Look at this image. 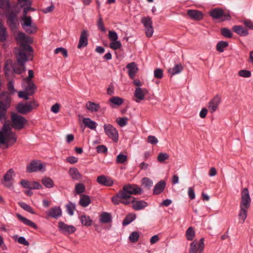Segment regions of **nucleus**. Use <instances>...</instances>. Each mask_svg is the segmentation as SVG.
<instances>
[{
  "mask_svg": "<svg viewBox=\"0 0 253 253\" xmlns=\"http://www.w3.org/2000/svg\"><path fill=\"white\" fill-rule=\"evenodd\" d=\"M20 206L25 211H27L28 212H30L32 214H35L36 213L34 211L33 209L30 205L27 204L24 202H20L19 203Z\"/></svg>",
  "mask_w": 253,
  "mask_h": 253,
  "instance_id": "44",
  "label": "nucleus"
},
{
  "mask_svg": "<svg viewBox=\"0 0 253 253\" xmlns=\"http://www.w3.org/2000/svg\"><path fill=\"white\" fill-rule=\"evenodd\" d=\"M110 46L112 49L117 50L122 46V43L119 41H112L110 44Z\"/></svg>",
  "mask_w": 253,
  "mask_h": 253,
  "instance_id": "55",
  "label": "nucleus"
},
{
  "mask_svg": "<svg viewBox=\"0 0 253 253\" xmlns=\"http://www.w3.org/2000/svg\"><path fill=\"white\" fill-rule=\"evenodd\" d=\"M204 248V238H202L199 241L194 240L190 243L189 253H203Z\"/></svg>",
  "mask_w": 253,
  "mask_h": 253,
  "instance_id": "11",
  "label": "nucleus"
},
{
  "mask_svg": "<svg viewBox=\"0 0 253 253\" xmlns=\"http://www.w3.org/2000/svg\"><path fill=\"white\" fill-rule=\"evenodd\" d=\"M91 203L90 197L86 195L82 194L79 202V204L83 207H86Z\"/></svg>",
  "mask_w": 253,
  "mask_h": 253,
  "instance_id": "33",
  "label": "nucleus"
},
{
  "mask_svg": "<svg viewBox=\"0 0 253 253\" xmlns=\"http://www.w3.org/2000/svg\"><path fill=\"white\" fill-rule=\"evenodd\" d=\"M8 37L7 28L4 26L2 22L0 21V41L4 42Z\"/></svg>",
  "mask_w": 253,
  "mask_h": 253,
  "instance_id": "29",
  "label": "nucleus"
},
{
  "mask_svg": "<svg viewBox=\"0 0 253 253\" xmlns=\"http://www.w3.org/2000/svg\"><path fill=\"white\" fill-rule=\"evenodd\" d=\"M85 126L92 130H95L97 126V123L89 118H84L83 120Z\"/></svg>",
  "mask_w": 253,
  "mask_h": 253,
  "instance_id": "31",
  "label": "nucleus"
},
{
  "mask_svg": "<svg viewBox=\"0 0 253 253\" xmlns=\"http://www.w3.org/2000/svg\"><path fill=\"white\" fill-rule=\"evenodd\" d=\"M148 206L147 203L143 200L136 201L135 200L133 202L132 208L136 211H139L143 209Z\"/></svg>",
  "mask_w": 253,
  "mask_h": 253,
  "instance_id": "32",
  "label": "nucleus"
},
{
  "mask_svg": "<svg viewBox=\"0 0 253 253\" xmlns=\"http://www.w3.org/2000/svg\"><path fill=\"white\" fill-rule=\"evenodd\" d=\"M16 140V135L12 131L9 125L4 123L0 130V145L7 148L14 144Z\"/></svg>",
  "mask_w": 253,
  "mask_h": 253,
  "instance_id": "2",
  "label": "nucleus"
},
{
  "mask_svg": "<svg viewBox=\"0 0 253 253\" xmlns=\"http://www.w3.org/2000/svg\"><path fill=\"white\" fill-rule=\"evenodd\" d=\"M16 40L20 45L21 48L18 49V52L19 50H21L23 52L24 51H28L31 52L33 51V49L31 46L29 44L30 40L28 37H27L23 32H18L15 37Z\"/></svg>",
  "mask_w": 253,
  "mask_h": 253,
  "instance_id": "6",
  "label": "nucleus"
},
{
  "mask_svg": "<svg viewBox=\"0 0 253 253\" xmlns=\"http://www.w3.org/2000/svg\"><path fill=\"white\" fill-rule=\"evenodd\" d=\"M38 106V104L33 101L31 102H27L26 103H19L16 107V110L19 113L26 114L31 112L33 108Z\"/></svg>",
  "mask_w": 253,
  "mask_h": 253,
  "instance_id": "10",
  "label": "nucleus"
},
{
  "mask_svg": "<svg viewBox=\"0 0 253 253\" xmlns=\"http://www.w3.org/2000/svg\"><path fill=\"white\" fill-rule=\"evenodd\" d=\"M128 118L126 117L118 118L116 119V122L121 127H124L127 124Z\"/></svg>",
  "mask_w": 253,
  "mask_h": 253,
  "instance_id": "49",
  "label": "nucleus"
},
{
  "mask_svg": "<svg viewBox=\"0 0 253 253\" xmlns=\"http://www.w3.org/2000/svg\"><path fill=\"white\" fill-rule=\"evenodd\" d=\"M112 217L110 214L104 212L100 216V221L101 223H107L111 221Z\"/></svg>",
  "mask_w": 253,
  "mask_h": 253,
  "instance_id": "41",
  "label": "nucleus"
},
{
  "mask_svg": "<svg viewBox=\"0 0 253 253\" xmlns=\"http://www.w3.org/2000/svg\"><path fill=\"white\" fill-rule=\"evenodd\" d=\"M109 101L111 103L110 106L112 108H114L115 106H120L124 102L123 99L118 96H113Z\"/></svg>",
  "mask_w": 253,
  "mask_h": 253,
  "instance_id": "34",
  "label": "nucleus"
},
{
  "mask_svg": "<svg viewBox=\"0 0 253 253\" xmlns=\"http://www.w3.org/2000/svg\"><path fill=\"white\" fill-rule=\"evenodd\" d=\"M126 68L128 69V74L129 78L131 79H134L138 70L137 65L135 62H130L127 64Z\"/></svg>",
  "mask_w": 253,
  "mask_h": 253,
  "instance_id": "22",
  "label": "nucleus"
},
{
  "mask_svg": "<svg viewBox=\"0 0 253 253\" xmlns=\"http://www.w3.org/2000/svg\"><path fill=\"white\" fill-rule=\"evenodd\" d=\"M210 15L213 19H221L222 21L230 20L231 18L230 15L225 13L221 8H214L210 11Z\"/></svg>",
  "mask_w": 253,
  "mask_h": 253,
  "instance_id": "8",
  "label": "nucleus"
},
{
  "mask_svg": "<svg viewBox=\"0 0 253 253\" xmlns=\"http://www.w3.org/2000/svg\"><path fill=\"white\" fill-rule=\"evenodd\" d=\"M96 151L98 153H106L107 152V148L104 145H99L96 147Z\"/></svg>",
  "mask_w": 253,
  "mask_h": 253,
  "instance_id": "61",
  "label": "nucleus"
},
{
  "mask_svg": "<svg viewBox=\"0 0 253 253\" xmlns=\"http://www.w3.org/2000/svg\"><path fill=\"white\" fill-rule=\"evenodd\" d=\"M16 216L18 218L19 220H20L22 222H23L25 225L30 226L31 227L34 229H37L38 226L36 223H35L32 221L26 218V217L23 216L19 213H16Z\"/></svg>",
  "mask_w": 253,
  "mask_h": 253,
  "instance_id": "26",
  "label": "nucleus"
},
{
  "mask_svg": "<svg viewBox=\"0 0 253 253\" xmlns=\"http://www.w3.org/2000/svg\"><path fill=\"white\" fill-rule=\"evenodd\" d=\"M105 134L114 142L119 140V133L117 129L111 124H105L103 126Z\"/></svg>",
  "mask_w": 253,
  "mask_h": 253,
  "instance_id": "12",
  "label": "nucleus"
},
{
  "mask_svg": "<svg viewBox=\"0 0 253 253\" xmlns=\"http://www.w3.org/2000/svg\"><path fill=\"white\" fill-rule=\"evenodd\" d=\"M14 171L12 169H9L3 176V181L2 184L4 186L10 188L12 187L11 181L13 180Z\"/></svg>",
  "mask_w": 253,
  "mask_h": 253,
  "instance_id": "17",
  "label": "nucleus"
},
{
  "mask_svg": "<svg viewBox=\"0 0 253 253\" xmlns=\"http://www.w3.org/2000/svg\"><path fill=\"white\" fill-rule=\"evenodd\" d=\"M241 199L240 203V211L238 214L239 220L243 223L248 215V211L251 206V198L247 188H244L241 192Z\"/></svg>",
  "mask_w": 253,
  "mask_h": 253,
  "instance_id": "3",
  "label": "nucleus"
},
{
  "mask_svg": "<svg viewBox=\"0 0 253 253\" xmlns=\"http://www.w3.org/2000/svg\"><path fill=\"white\" fill-rule=\"evenodd\" d=\"M23 91H20L18 95L20 98H23L25 100L29 99V96L32 95L36 89V86L32 80L24 79L22 83Z\"/></svg>",
  "mask_w": 253,
  "mask_h": 253,
  "instance_id": "5",
  "label": "nucleus"
},
{
  "mask_svg": "<svg viewBox=\"0 0 253 253\" xmlns=\"http://www.w3.org/2000/svg\"><path fill=\"white\" fill-rule=\"evenodd\" d=\"M75 191L77 194H82L85 191V187L82 183H79L75 185Z\"/></svg>",
  "mask_w": 253,
  "mask_h": 253,
  "instance_id": "47",
  "label": "nucleus"
},
{
  "mask_svg": "<svg viewBox=\"0 0 253 253\" xmlns=\"http://www.w3.org/2000/svg\"><path fill=\"white\" fill-rule=\"evenodd\" d=\"M148 93V90L145 88H141L138 87L135 88L134 96L136 98L135 101L137 103H139L141 101L144 99L145 95Z\"/></svg>",
  "mask_w": 253,
  "mask_h": 253,
  "instance_id": "18",
  "label": "nucleus"
},
{
  "mask_svg": "<svg viewBox=\"0 0 253 253\" xmlns=\"http://www.w3.org/2000/svg\"><path fill=\"white\" fill-rule=\"evenodd\" d=\"M0 8L4 11H8L10 8L9 0H0Z\"/></svg>",
  "mask_w": 253,
  "mask_h": 253,
  "instance_id": "46",
  "label": "nucleus"
},
{
  "mask_svg": "<svg viewBox=\"0 0 253 253\" xmlns=\"http://www.w3.org/2000/svg\"><path fill=\"white\" fill-rule=\"evenodd\" d=\"M18 62L20 64V67H17L13 66L12 62L10 60H7L4 66V72L6 77H8L10 73L13 71L15 73L20 74L25 71V63L28 60L27 55L19 50V52L16 53Z\"/></svg>",
  "mask_w": 253,
  "mask_h": 253,
  "instance_id": "1",
  "label": "nucleus"
},
{
  "mask_svg": "<svg viewBox=\"0 0 253 253\" xmlns=\"http://www.w3.org/2000/svg\"><path fill=\"white\" fill-rule=\"evenodd\" d=\"M221 102V97L219 95L215 96L209 103L208 108L211 113L216 111Z\"/></svg>",
  "mask_w": 253,
  "mask_h": 253,
  "instance_id": "19",
  "label": "nucleus"
},
{
  "mask_svg": "<svg viewBox=\"0 0 253 253\" xmlns=\"http://www.w3.org/2000/svg\"><path fill=\"white\" fill-rule=\"evenodd\" d=\"M67 162L71 164H75L78 162V158L74 156H71L67 157L66 159Z\"/></svg>",
  "mask_w": 253,
  "mask_h": 253,
  "instance_id": "64",
  "label": "nucleus"
},
{
  "mask_svg": "<svg viewBox=\"0 0 253 253\" xmlns=\"http://www.w3.org/2000/svg\"><path fill=\"white\" fill-rule=\"evenodd\" d=\"M97 26L98 29L102 32H105L106 29L104 26L102 18L101 16H99L97 22Z\"/></svg>",
  "mask_w": 253,
  "mask_h": 253,
  "instance_id": "56",
  "label": "nucleus"
},
{
  "mask_svg": "<svg viewBox=\"0 0 253 253\" xmlns=\"http://www.w3.org/2000/svg\"><path fill=\"white\" fill-rule=\"evenodd\" d=\"M154 77L157 79H161L163 77V70L160 68H157L154 71Z\"/></svg>",
  "mask_w": 253,
  "mask_h": 253,
  "instance_id": "59",
  "label": "nucleus"
},
{
  "mask_svg": "<svg viewBox=\"0 0 253 253\" xmlns=\"http://www.w3.org/2000/svg\"><path fill=\"white\" fill-rule=\"evenodd\" d=\"M166 187V182L164 180L159 181L154 186L153 194L158 195L161 193Z\"/></svg>",
  "mask_w": 253,
  "mask_h": 253,
  "instance_id": "27",
  "label": "nucleus"
},
{
  "mask_svg": "<svg viewBox=\"0 0 253 253\" xmlns=\"http://www.w3.org/2000/svg\"><path fill=\"white\" fill-rule=\"evenodd\" d=\"M221 35L227 38H230L232 37V33L230 30L227 28H223L221 29Z\"/></svg>",
  "mask_w": 253,
  "mask_h": 253,
  "instance_id": "50",
  "label": "nucleus"
},
{
  "mask_svg": "<svg viewBox=\"0 0 253 253\" xmlns=\"http://www.w3.org/2000/svg\"><path fill=\"white\" fill-rule=\"evenodd\" d=\"M18 3L21 7L31 5V2L30 0H18Z\"/></svg>",
  "mask_w": 253,
  "mask_h": 253,
  "instance_id": "62",
  "label": "nucleus"
},
{
  "mask_svg": "<svg viewBox=\"0 0 253 253\" xmlns=\"http://www.w3.org/2000/svg\"><path fill=\"white\" fill-rule=\"evenodd\" d=\"M238 74L240 76L244 78H249L252 75L251 72L246 70L239 71Z\"/></svg>",
  "mask_w": 253,
  "mask_h": 253,
  "instance_id": "57",
  "label": "nucleus"
},
{
  "mask_svg": "<svg viewBox=\"0 0 253 253\" xmlns=\"http://www.w3.org/2000/svg\"><path fill=\"white\" fill-rule=\"evenodd\" d=\"M10 99L6 95L1 94L0 97V108L7 110L10 106Z\"/></svg>",
  "mask_w": 253,
  "mask_h": 253,
  "instance_id": "24",
  "label": "nucleus"
},
{
  "mask_svg": "<svg viewBox=\"0 0 253 253\" xmlns=\"http://www.w3.org/2000/svg\"><path fill=\"white\" fill-rule=\"evenodd\" d=\"M58 228L59 230L64 234H71L74 233L76 230L75 226L66 224L62 221L59 222Z\"/></svg>",
  "mask_w": 253,
  "mask_h": 253,
  "instance_id": "16",
  "label": "nucleus"
},
{
  "mask_svg": "<svg viewBox=\"0 0 253 253\" xmlns=\"http://www.w3.org/2000/svg\"><path fill=\"white\" fill-rule=\"evenodd\" d=\"M97 182L99 184L106 186H111L114 184L112 178L105 175L98 176L97 178Z\"/></svg>",
  "mask_w": 253,
  "mask_h": 253,
  "instance_id": "21",
  "label": "nucleus"
},
{
  "mask_svg": "<svg viewBox=\"0 0 253 253\" xmlns=\"http://www.w3.org/2000/svg\"><path fill=\"white\" fill-rule=\"evenodd\" d=\"M142 193V189L136 185H126L122 190L120 191L117 195L112 198V201L115 205H118V199L128 198L131 195L140 194Z\"/></svg>",
  "mask_w": 253,
  "mask_h": 253,
  "instance_id": "4",
  "label": "nucleus"
},
{
  "mask_svg": "<svg viewBox=\"0 0 253 253\" xmlns=\"http://www.w3.org/2000/svg\"><path fill=\"white\" fill-rule=\"evenodd\" d=\"M183 70V67L181 64H176L171 68L168 70L169 72L172 75H174L180 73Z\"/></svg>",
  "mask_w": 253,
  "mask_h": 253,
  "instance_id": "38",
  "label": "nucleus"
},
{
  "mask_svg": "<svg viewBox=\"0 0 253 253\" xmlns=\"http://www.w3.org/2000/svg\"><path fill=\"white\" fill-rule=\"evenodd\" d=\"M188 195L191 200H193L195 198V194L194 188L193 187H189L188 189Z\"/></svg>",
  "mask_w": 253,
  "mask_h": 253,
  "instance_id": "63",
  "label": "nucleus"
},
{
  "mask_svg": "<svg viewBox=\"0 0 253 253\" xmlns=\"http://www.w3.org/2000/svg\"><path fill=\"white\" fill-rule=\"evenodd\" d=\"M11 126L15 129H21L27 122V120L23 116L15 113L11 115Z\"/></svg>",
  "mask_w": 253,
  "mask_h": 253,
  "instance_id": "7",
  "label": "nucleus"
},
{
  "mask_svg": "<svg viewBox=\"0 0 253 253\" xmlns=\"http://www.w3.org/2000/svg\"><path fill=\"white\" fill-rule=\"evenodd\" d=\"M54 53L55 54H58L60 52V53H61L63 54V55L65 57H68V52H67V50H66V49H65V48L62 47H60L56 48L54 50Z\"/></svg>",
  "mask_w": 253,
  "mask_h": 253,
  "instance_id": "54",
  "label": "nucleus"
},
{
  "mask_svg": "<svg viewBox=\"0 0 253 253\" xmlns=\"http://www.w3.org/2000/svg\"><path fill=\"white\" fill-rule=\"evenodd\" d=\"M169 158V155L166 153H160L159 154L157 160L160 163H163L165 160H168Z\"/></svg>",
  "mask_w": 253,
  "mask_h": 253,
  "instance_id": "53",
  "label": "nucleus"
},
{
  "mask_svg": "<svg viewBox=\"0 0 253 253\" xmlns=\"http://www.w3.org/2000/svg\"><path fill=\"white\" fill-rule=\"evenodd\" d=\"M80 219L82 224L85 226H90L92 222L90 218L86 215H82L80 217Z\"/></svg>",
  "mask_w": 253,
  "mask_h": 253,
  "instance_id": "39",
  "label": "nucleus"
},
{
  "mask_svg": "<svg viewBox=\"0 0 253 253\" xmlns=\"http://www.w3.org/2000/svg\"><path fill=\"white\" fill-rule=\"evenodd\" d=\"M142 184L145 187L150 188L153 185V181L147 177H144L142 179Z\"/></svg>",
  "mask_w": 253,
  "mask_h": 253,
  "instance_id": "52",
  "label": "nucleus"
},
{
  "mask_svg": "<svg viewBox=\"0 0 253 253\" xmlns=\"http://www.w3.org/2000/svg\"><path fill=\"white\" fill-rule=\"evenodd\" d=\"M45 170V166L39 161H33L27 166V171L30 173L38 171L43 172Z\"/></svg>",
  "mask_w": 253,
  "mask_h": 253,
  "instance_id": "14",
  "label": "nucleus"
},
{
  "mask_svg": "<svg viewBox=\"0 0 253 253\" xmlns=\"http://www.w3.org/2000/svg\"><path fill=\"white\" fill-rule=\"evenodd\" d=\"M228 43L225 41H220L216 44V50L219 52H223L224 48L228 46Z\"/></svg>",
  "mask_w": 253,
  "mask_h": 253,
  "instance_id": "43",
  "label": "nucleus"
},
{
  "mask_svg": "<svg viewBox=\"0 0 253 253\" xmlns=\"http://www.w3.org/2000/svg\"><path fill=\"white\" fill-rule=\"evenodd\" d=\"M232 29L235 33L240 36H246L249 34L248 30L244 28L242 26H234Z\"/></svg>",
  "mask_w": 253,
  "mask_h": 253,
  "instance_id": "30",
  "label": "nucleus"
},
{
  "mask_svg": "<svg viewBox=\"0 0 253 253\" xmlns=\"http://www.w3.org/2000/svg\"><path fill=\"white\" fill-rule=\"evenodd\" d=\"M21 25L25 31L29 34H33L36 31L37 27L35 23L32 22L31 16H23Z\"/></svg>",
  "mask_w": 253,
  "mask_h": 253,
  "instance_id": "9",
  "label": "nucleus"
},
{
  "mask_svg": "<svg viewBox=\"0 0 253 253\" xmlns=\"http://www.w3.org/2000/svg\"><path fill=\"white\" fill-rule=\"evenodd\" d=\"M47 215L52 218L57 219L62 215V210L59 207H54L47 212Z\"/></svg>",
  "mask_w": 253,
  "mask_h": 253,
  "instance_id": "25",
  "label": "nucleus"
},
{
  "mask_svg": "<svg viewBox=\"0 0 253 253\" xmlns=\"http://www.w3.org/2000/svg\"><path fill=\"white\" fill-rule=\"evenodd\" d=\"M42 184L47 188H51L54 187V184L53 180L48 177H44L42 180Z\"/></svg>",
  "mask_w": 253,
  "mask_h": 253,
  "instance_id": "36",
  "label": "nucleus"
},
{
  "mask_svg": "<svg viewBox=\"0 0 253 253\" xmlns=\"http://www.w3.org/2000/svg\"><path fill=\"white\" fill-rule=\"evenodd\" d=\"M7 88L9 91L12 94H14L16 91V89L14 88V83L13 81H10L8 82Z\"/></svg>",
  "mask_w": 253,
  "mask_h": 253,
  "instance_id": "60",
  "label": "nucleus"
},
{
  "mask_svg": "<svg viewBox=\"0 0 253 253\" xmlns=\"http://www.w3.org/2000/svg\"><path fill=\"white\" fill-rule=\"evenodd\" d=\"M139 234L136 231L132 232L129 236V239L132 243H135L139 239Z\"/></svg>",
  "mask_w": 253,
  "mask_h": 253,
  "instance_id": "51",
  "label": "nucleus"
},
{
  "mask_svg": "<svg viewBox=\"0 0 253 253\" xmlns=\"http://www.w3.org/2000/svg\"><path fill=\"white\" fill-rule=\"evenodd\" d=\"M6 16L7 18V23L9 26L11 30L13 31L17 28V13L14 11H11L8 13L6 14Z\"/></svg>",
  "mask_w": 253,
  "mask_h": 253,
  "instance_id": "15",
  "label": "nucleus"
},
{
  "mask_svg": "<svg viewBox=\"0 0 253 253\" xmlns=\"http://www.w3.org/2000/svg\"><path fill=\"white\" fill-rule=\"evenodd\" d=\"M187 14L192 19L197 21H200L203 18L204 15L203 13L197 10H188Z\"/></svg>",
  "mask_w": 253,
  "mask_h": 253,
  "instance_id": "23",
  "label": "nucleus"
},
{
  "mask_svg": "<svg viewBox=\"0 0 253 253\" xmlns=\"http://www.w3.org/2000/svg\"><path fill=\"white\" fill-rule=\"evenodd\" d=\"M135 200V198L130 196V197L128 198H119L118 199V204L120 203H122L125 205H127L130 204V203H132L133 204V202L134 200Z\"/></svg>",
  "mask_w": 253,
  "mask_h": 253,
  "instance_id": "45",
  "label": "nucleus"
},
{
  "mask_svg": "<svg viewBox=\"0 0 253 253\" xmlns=\"http://www.w3.org/2000/svg\"><path fill=\"white\" fill-rule=\"evenodd\" d=\"M141 22L145 28L146 36L148 38L151 37L154 33L151 18L150 17H143L141 18Z\"/></svg>",
  "mask_w": 253,
  "mask_h": 253,
  "instance_id": "13",
  "label": "nucleus"
},
{
  "mask_svg": "<svg viewBox=\"0 0 253 253\" xmlns=\"http://www.w3.org/2000/svg\"><path fill=\"white\" fill-rule=\"evenodd\" d=\"M65 207L68 214L70 216L73 215L76 210V204L74 203L70 202L66 205Z\"/></svg>",
  "mask_w": 253,
  "mask_h": 253,
  "instance_id": "40",
  "label": "nucleus"
},
{
  "mask_svg": "<svg viewBox=\"0 0 253 253\" xmlns=\"http://www.w3.org/2000/svg\"><path fill=\"white\" fill-rule=\"evenodd\" d=\"M195 236L194 229L192 227H189L186 231V237L189 241H192Z\"/></svg>",
  "mask_w": 253,
  "mask_h": 253,
  "instance_id": "42",
  "label": "nucleus"
},
{
  "mask_svg": "<svg viewBox=\"0 0 253 253\" xmlns=\"http://www.w3.org/2000/svg\"><path fill=\"white\" fill-rule=\"evenodd\" d=\"M127 159L126 155L120 153L117 156L116 162L117 164H124L127 161Z\"/></svg>",
  "mask_w": 253,
  "mask_h": 253,
  "instance_id": "48",
  "label": "nucleus"
},
{
  "mask_svg": "<svg viewBox=\"0 0 253 253\" xmlns=\"http://www.w3.org/2000/svg\"><path fill=\"white\" fill-rule=\"evenodd\" d=\"M85 107L88 110L92 112H96L100 109V106L98 104L91 101L87 102L85 104Z\"/></svg>",
  "mask_w": 253,
  "mask_h": 253,
  "instance_id": "35",
  "label": "nucleus"
},
{
  "mask_svg": "<svg viewBox=\"0 0 253 253\" xmlns=\"http://www.w3.org/2000/svg\"><path fill=\"white\" fill-rule=\"evenodd\" d=\"M69 174L73 180H80L82 177L78 169L76 168H70L69 170Z\"/></svg>",
  "mask_w": 253,
  "mask_h": 253,
  "instance_id": "28",
  "label": "nucleus"
},
{
  "mask_svg": "<svg viewBox=\"0 0 253 253\" xmlns=\"http://www.w3.org/2000/svg\"><path fill=\"white\" fill-rule=\"evenodd\" d=\"M108 38L111 41H117L118 36L115 31H109L108 33Z\"/></svg>",
  "mask_w": 253,
  "mask_h": 253,
  "instance_id": "58",
  "label": "nucleus"
},
{
  "mask_svg": "<svg viewBox=\"0 0 253 253\" xmlns=\"http://www.w3.org/2000/svg\"><path fill=\"white\" fill-rule=\"evenodd\" d=\"M88 34L87 31L84 30L82 31L78 45V48L86 46L88 44Z\"/></svg>",
  "mask_w": 253,
  "mask_h": 253,
  "instance_id": "20",
  "label": "nucleus"
},
{
  "mask_svg": "<svg viewBox=\"0 0 253 253\" xmlns=\"http://www.w3.org/2000/svg\"><path fill=\"white\" fill-rule=\"evenodd\" d=\"M136 215L134 213H130L127 215L124 219L122 224L123 226H126L130 223L136 218Z\"/></svg>",
  "mask_w": 253,
  "mask_h": 253,
  "instance_id": "37",
  "label": "nucleus"
}]
</instances>
